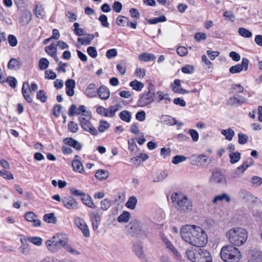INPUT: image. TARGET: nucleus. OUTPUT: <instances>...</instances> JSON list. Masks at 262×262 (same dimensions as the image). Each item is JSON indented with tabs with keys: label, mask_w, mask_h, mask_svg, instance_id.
<instances>
[{
	"label": "nucleus",
	"mask_w": 262,
	"mask_h": 262,
	"mask_svg": "<svg viewBox=\"0 0 262 262\" xmlns=\"http://www.w3.org/2000/svg\"><path fill=\"white\" fill-rule=\"evenodd\" d=\"M180 234L184 241L195 247H204L208 242L205 231L195 225L183 226L180 229Z\"/></svg>",
	"instance_id": "obj_1"
},
{
	"label": "nucleus",
	"mask_w": 262,
	"mask_h": 262,
	"mask_svg": "<svg viewBox=\"0 0 262 262\" xmlns=\"http://www.w3.org/2000/svg\"><path fill=\"white\" fill-rule=\"evenodd\" d=\"M226 236L231 244L236 246H241L247 241L248 232L241 227L233 228L227 232Z\"/></svg>",
	"instance_id": "obj_2"
},
{
	"label": "nucleus",
	"mask_w": 262,
	"mask_h": 262,
	"mask_svg": "<svg viewBox=\"0 0 262 262\" xmlns=\"http://www.w3.org/2000/svg\"><path fill=\"white\" fill-rule=\"evenodd\" d=\"M185 255L192 262H212L210 253L204 249H188Z\"/></svg>",
	"instance_id": "obj_3"
},
{
	"label": "nucleus",
	"mask_w": 262,
	"mask_h": 262,
	"mask_svg": "<svg viewBox=\"0 0 262 262\" xmlns=\"http://www.w3.org/2000/svg\"><path fill=\"white\" fill-rule=\"evenodd\" d=\"M171 199L176 208L180 212L185 213L192 210V203L186 195L176 192L172 195Z\"/></svg>",
	"instance_id": "obj_4"
},
{
	"label": "nucleus",
	"mask_w": 262,
	"mask_h": 262,
	"mask_svg": "<svg viewBox=\"0 0 262 262\" xmlns=\"http://www.w3.org/2000/svg\"><path fill=\"white\" fill-rule=\"evenodd\" d=\"M220 256L225 262H238L241 257L239 251L232 245L223 247L221 250Z\"/></svg>",
	"instance_id": "obj_5"
},
{
	"label": "nucleus",
	"mask_w": 262,
	"mask_h": 262,
	"mask_svg": "<svg viewBox=\"0 0 262 262\" xmlns=\"http://www.w3.org/2000/svg\"><path fill=\"white\" fill-rule=\"evenodd\" d=\"M155 96L154 86L150 83L148 87V91L144 92L138 102L142 106H146L154 101Z\"/></svg>",
	"instance_id": "obj_6"
},
{
	"label": "nucleus",
	"mask_w": 262,
	"mask_h": 262,
	"mask_svg": "<svg viewBox=\"0 0 262 262\" xmlns=\"http://www.w3.org/2000/svg\"><path fill=\"white\" fill-rule=\"evenodd\" d=\"M38 86L35 83H32L31 87L30 86L28 82H24L21 91L25 99L29 103L32 101L31 96L29 94V92H35L37 90Z\"/></svg>",
	"instance_id": "obj_7"
},
{
	"label": "nucleus",
	"mask_w": 262,
	"mask_h": 262,
	"mask_svg": "<svg viewBox=\"0 0 262 262\" xmlns=\"http://www.w3.org/2000/svg\"><path fill=\"white\" fill-rule=\"evenodd\" d=\"M247 99L245 97L235 94L227 100L226 104L231 106L237 107L245 103Z\"/></svg>",
	"instance_id": "obj_8"
},
{
	"label": "nucleus",
	"mask_w": 262,
	"mask_h": 262,
	"mask_svg": "<svg viewBox=\"0 0 262 262\" xmlns=\"http://www.w3.org/2000/svg\"><path fill=\"white\" fill-rule=\"evenodd\" d=\"M249 60L246 58L242 59L241 64H237L230 68L229 71L232 74L239 73L243 70L247 71L248 68Z\"/></svg>",
	"instance_id": "obj_9"
},
{
	"label": "nucleus",
	"mask_w": 262,
	"mask_h": 262,
	"mask_svg": "<svg viewBox=\"0 0 262 262\" xmlns=\"http://www.w3.org/2000/svg\"><path fill=\"white\" fill-rule=\"evenodd\" d=\"M74 223L76 226L81 230L84 237H88L90 236L89 229L84 220L77 217L75 219Z\"/></svg>",
	"instance_id": "obj_10"
},
{
	"label": "nucleus",
	"mask_w": 262,
	"mask_h": 262,
	"mask_svg": "<svg viewBox=\"0 0 262 262\" xmlns=\"http://www.w3.org/2000/svg\"><path fill=\"white\" fill-rule=\"evenodd\" d=\"M63 206L67 209L75 210L78 208V204L75 200L71 196H66L62 199Z\"/></svg>",
	"instance_id": "obj_11"
},
{
	"label": "nucleus",
	"mask_w": 262,
	"mask_h": 262,
	"mask_svg": "<svg viewBox=\"0 0 262 262\" xmlns=\"http://www.w3.org/2000/svg\"><path fill=\"white\" fill-rule=\"evenodd\" d=\"M128 232L133 236L138 235L142 233V226L137 222H131L128 225Z\"/></svg>",
	"instance_id": "obj_12"
},
{
	"label": "nucleus",
	"mask_w": 262,
	"mask_h": 262,
	"mask_svg": "<svg viewBox=\"0 0 262 262\" xmlns=\"http://www.w3.org/2000/svg\"><path fill=\"white\" fill-rule=\"evenodd\" d=\"M51 239L61 247H64L68 241L67 235L62 233H57Z\"/></svg>",
	"instance_id": "obj_13"
},
{
	"label": "nucleus",
	"mask_w": 262,
	"mask_h": 262,
	"mask_svg": "<svg viewBox=\"0 0 262 262\" xmlns=\"http://www.w3.org/2000/svg\"><path fill=\"white\" fill-rule=\"evenodd\" d=\"M161 120L164 124L168 125H177L179 127H181L183 125L182 122H178L176 118L168 115L162 116Z\"/></svg>",
	"instance_id": "obj_14"
},
{
	"label": "nucleus",
	"mask_w": 262,
	"mask_h": 262,
	"mask_svg": "<svg viewBox=\"0 0 262 262\" xmlns=\"http://www.w3.org/2000/svg\"><path fill=\"white\" fill-rule=\"evenodd\" d=\"M67 94L70 97L73 96L75 94L74 89L76 86L75 81L73 79H68L65 83Z\"/></svg>",
	"instance_id": "obj_15"
},
{
	"label": "nucleus",
	"mask_w": 262,
	"mask_h": 262,
	"mask_svg": "<svg viewBox=\"0 0 262 262\" xmlns=\"http://www.w3.org/2000/svg\"><path fill=\"white\" fill-rule=\"evenodd\" d=\"M97 94L101 99L104 100L108 99L110 96V92L108 89L103 85L99 87Z\"/></svg>",
	"instance_id": "obj_16"
},
{
	"label": "nucleus",
	"mask_w": 262,
	"mask_h": 262,
	"mask_svg": "<svg viewBox=\"0 0 262 262\" xmlns=\"http://www.w3.org/2000/svg\"><path fill=\"white\" fill-rule=\"evenodd\" d=\"M122 108L121 104L117 103L115 105H111L106 110V117L113 118L115 116V113Z\"/></svg>",
	"instance_id": "obj_17"
},
{
	"label": "nucleus",
	"mask_w": 262,
	"mask_h": 262,
	"mask_svg": "<svg viewBox=\"0 0 262 262\" xmlns=\"http://www.w3.org/2000/svg\"><path fill=\"white\" fill-rule=\"evenodd\" d=\"M63 142L77 150H80L81 148V144L72 138H66L63 139Z\"/></svg>",
	"instance_id": "obj_18"
},
{
	"label": "nucleus",
	"mask_w": 262,
	"mask_h": 262,
	"mask_svg": "<svg viewBox=\"0 0 262 262\" xmlns=\"http://www.w3.org/2000/svg\"><path fill=\"white\" fill-rule=\"evenodd\" d=\"M97 91L96 90V86L94 83L89 84L86 88L85 91V95L89 98H93L97 95Z\"/></svg>",
	"instance_id": "obj_19"
},
{
	"label": "nucleus",
	"mask_w": 262,
	"mask_h": 262,
	"mask_svg": "<svg viewBox=\"0 0 262 262\" xmlns=\"http://www.w3.org/2000/svg\"><path fill=\"white\" fill-rule=\"evenodd\" d=\"M32 18V13L29 11H25L23 15L20 17L19 23L23 26H27L31 21Z\"/></svg>",
	"instance_id": "obj_20"
},
{
	"label": "nucleus",
	"mask_w": 262,
	"mask_h": 262,
	"mask_svg": "<svg viewBox=\"0 0 262 262\" xmlns=\"http://www.w3.org/2000/svg\"><path fill=\"white\" fill-rule=\"evenodd\" d=\"M133 251L138 257L141 259L145 258V254L143 249V246L140 244H136L133 247Z\"/></svg>",
	"instance_id": "obj_21"
},
{
	"label": "nucleus",
	"mask_w": 262,
	"mask_h": 262,
	"mask_svg": "<svg viewBox=\"0 0 262 262\" xmlns=\"http://www.w3.org/2000/svg\"><path fill=\"white\" fill-rule=\"evenodd\" d=\"M95 38V35L92 34H88L83 38H78V42H79L82 45H90L92 40Z\"/></svg>",
	"instance_id": "obj_22"
},
{
	"label": "nucleus",
	"mask_w": 262,
	"mask_h": 262,
	"mask_svg": "<svg viewBox=\"0 0 262 262\" xmlns=\"http://www.w3.org/2000/svg\"><path fill=\"white\" fill-rule=\"evenodd\" d=\"M251 262H262V251H253L250 258Z\"/></svg>",
	"instance_id": "obj_23"
},
{
	"label": "nucleus",
	"mask_w": 262,
	"mask_h": 262,
	"mask_svg": "<svg viewBox=\"0 0 262 262\" xmlns=\"http://www.w3.org/2000/svg\"><path fill=\"white\" fill-rule=\"evenodd\" d=\"M46 245L48 250L52 252H55L58 251L61 248L60 246L57 244H55L54 242L51 239L48 240L46 242Z\"/></svg>",
	"instance_id": "obj_24"
},
{
	"label": "nucleus",
	"mask_w": 262,
	"mask_h": 262,
	"mask_svg": "<svg viewBox=\"0 0 262 262\" xmlns=\"http://www.w3.org/2000/svg\"><path fill=\"white\" fill-rule=\"evenodd\" d=\"M168 176V172L166 170L156 173V176H152V181L154 182H161L165 179Z\"/></svg>",
	"instance_id": "obj_25"
},
{
	"label": "nucleus",
	"mask_w": 262,
	"mask_h": 262,
	"mask_svg": "<svg viewBox=\"0 0 262 262\" xmlns=\"http://www.w3.org/2000/svg\"><path fill=\"white\" fill-rule=\"evenodd\" d=\"M72 166L75 171L79 173H83L84 172L83 165L79 159H74L73 161Z\"/></svg>",
	"instance_id": "obj_26"
},
{
	"label": "nucleus",
	"mask_w": 262,
	"mask_h": 262,
	"mask_svg": "<svg viewBox=\"0 0 262 262\" xmlns=\"http://www.w3.org/2000/svg\"><path fill=\"white\" fill-rule=\"evenodd\" d=\"M139 59L142 61L147 62L155 60L156 57L153 54L144 53L139 56Z\"/></svg>",
	"instance_id": "obj_27"
},
{
	"label": "nucleus",
	"mask_w": 262,
	"mask_h": 262,
	"mask_svg": "<svg viewBox=\"0 0 262 262\" xmlns=\"http://www.w3.org/2000/svg\"><path fill=\"white\" fill-rule=\"evenodd\" d=\"M224 19L227 21L233 23L236 19L234 13L230 10H226L223 13Z\"/></svg>",
	"instance_id": "obj_28"
},
{
	"label": "nucleus",
	"mask_w": 262,
	"mask_h": 262,
	"mask_svg": "<svg viewBox=\"0 0 262 262\" xmlns=\"http://www.w3.org/2000/svg\"><path fill=\"white\" fill-rule=\"evenodd\" d=\"M116 23L118 26L121 27L129 26V21L128 18L122 15L118 16L116 20Z\"/></svg>",
	"instance_id": "obj_29"
},
{
	"label": "nucleus",
	"mask_w": 262,
	"mask_h": 262,
	"mask_svg": "<svg viewBox=\"0 0 262 262\" xmlns=\"http://www.w3.org/2000/svg\"><path fill=\"white\" fill-rule=\"evenodd\" d=\"M198 162L203 166H207L211 162V158H209L205 155H200L198 157Z\"/></svg>",
	"instance_id": "obj_30"
},
{
	"label": "nucleus",
	"mask_w": 262,
	"mask_h": 262,
	"mask_svg": "<svg viewBox=\"0 0 262 262\" xmlns=\"http://www.w3.org/2000/svg\"><path fill=\"white\" fill-rule=\"evenodd\" d=\"M120 119L126 122H129L132 118V115L129 112L124 110L119 113Z\"/></svg>",
	"instance_id": "obj_31"
},
{
	"label": "nucleus",
	"mask_w": 262,
	"mask_h": 262,
	"mask_svg": "<svg viewBox=\"0 0 262 262\" xmlns=\"http://www.w3.org/2000/svg\"><path fill=\"white\" fill-rule=\"evenodd\" d=\"M241 154L238 151L231 152L229 154L230 162L231 164L237 163L241 159Z\"/></svg>",
	"instance_id": "obj_32"
},
{
	"label": "nucleus",
	"mask_w": 262,
	"mask_h": 262,
	"mask_svg": "<svg viewBox=\"0 0 262 262\" xmlns=\"http://www.w3.org/2000/svg\"><path fill=\"white\" fill-rule=\"evenodd\" d=\"M221 133L225 136L226 139L229 141L232 140L233 137L235 135L234 130L231 128H229L227 129H222Z\"/></svg>",
	"instance_id": "obj_33"
},
{
	"label": "nucleus",
	"mask_w": 262,
	"mask_h": 262,
	"mask_svg": "<svg viewBox=\"0 0 262 262\" xmlns=\"http://www.w3.org/2000/svg\"><path fill=\"white\" fill-rule=\"evenodd\" d=\"M21 246L19 248V252L25 255H28L30 254V248L28 244L25 243L22 239H21Z\"/></svg>",
	"instance_id": "obj_34"
},
{
	"label": "nucleus",
	"mask_w": 262,
	"mask_h": 262,
	"mask_svg": "<svg viewBox=\"0 0 262 262\" xmlns=\"http://www.w3.org/2000/svg\"><path fill=\"white\" fill-rule=\"evenodd\" d=\"M25 239L26 241H29L37 246H40L42 243V238L39 237L27 236Z\"/></svg>",
	"instance_id": "obj_35"
},
{
	"label": "nucleus",
	"mask_w": 262,
	"mask_h": 262,
	"mask_svg": "<svg viewBox=\"0 0 262 262\" xmlns=\"http://www.w3.org/2000/svg\"><path fill=\"white\" fill-rule=\"evenodd\" d=\"M129 86L137 91H140L144 87V84L141 82L134 80L130 82Z\"/></svg>",
	"instance_id": "obj_36"
},
{
	"label": "nucleus",
	"mask_w": 262,
	"mask_h": 262,
	"mask_svg": "<svg viewBox=\"0 0 262 262\" xmlns=\"http://www.w3.org/2000/svg\"><path fill=\"white\" fill-rule=\"evenodd\" d=\"M45 51L50 56H52L57 53V47L56 43H52L51 45L45 48Z\"/></svg>",
	"instance_id": "obj_37"
},
{
	"label": "nucleus",
	"mask_w": 262,
	"mask_h": 262,
	"mask_svg": "<svg viewBox=\"0 0 262 262\" xmlns=\"http://www.w3.org/2000/svg\"><path fill=\"white\" fill-rule=\"evenodd\" d=\"M95 177L100 180L106 179L108 177V172L102 169L98 170L95 173Z\"/></svg>",
	"instance_id": "obj_38"
},
{
	"label": "nucleus",
	"mask_w": 262,
	"mask_h": 262,
	"mask_svg": "<svg viewBox=\"0 0 262 262\" xmlns=\"http://www.w3.org/2000/svg\"><path fill=\"white\" fill-rule=\"evenodd\" d=\"M92 227L94 230H96L98 227V224L100 221V215L96 213L93 215L91 219Z\"/></svg>",
	"instance_id": "obj_39"
},
{
	"label": "nucleus",
	"mask_w": 262,
	"mask_h": 262,
	"mask_svg": "<svg viewBox=\"0 0 262 262\" xmlns=\"http://www.w3.org/2000/svg\"><path fill=\"white\" fill-rule=\"evenodd\" d=\"M238 33L241 36L245 38H250L252 36V33L249 30L245 28H239L238 29Z\"/></svg>",
	"instance_id": "obj_40"
},
{
	"label": "nucleus",
	"mask_w": 262,
	"mask_h": 262,
	"mask_svg": "<svg viewBox=\"0 0 262 262\" xmlns=\"http://www.w3.org/2000/svg\"><path fill=\"white\" fill-rule=\"evenodd\" d=\"M83 196H84V197H83L81 199V200H82L83 203L89 207H91L92 208H95V205L94 204V203L92 201V198L89 195L85 196L84 195Z\"/></svg>",
	"instance_id": "obj_41"
},
{
	"label": "nucleus",
	"mask_w": 262,
	"mask_h": 262,
	"mask_svg": "<svg viewBox=\"0 0 262 262\" xmlns=\"http://www.w3.org/2000/svg\"><path fill=\"white\" fill-rule=\"evenodd\" d=\"M137 200L135 196H130L126 203V206L131 209H134L136 206Z\"/></svg>",
	"instance_id": "obj_42"
},
{
	"label": "nucleus",
	"mask_w": 262,
	"mask_h": 262,
	"mask_svg": "<svg viewBox=\"0 0 262 262\" xmlns=\"http://www.w3.org/2000/svg\"><path fill=\"white\" fill-rule=\"evenodd\" d=\"M43 220L48 223L55 224L57 222V219L53 213L46 214L43 216Z\"/></svg>",
	"instance_id": "obj_43"
},
{
	"label": "nucleus",
	"mask_w": 262,
	"mask_h": 262,
	"mask_svg": "<svg viewBox=\"0 0 262 262\" xmlns=\"http://www.w3.org/2000/svg\"><path fill=\"white\" fill-rule=\"evenodd\" d=\"M130 218V213L127 211H123L118 217V221L120 223L127 222Z\"/></svg>",
	"instance_id": "obj_44"
},
{
	"label": "nucleus",
	"mask_w": 262,
	"mask_h": 262,
	"mask_svg": "<svg viewBox=\"0 0 262 262\" xmlns=\"http://www.w3.org/2000/svg\"><path fill=\"white\" fill-rule=\"evenodd\" d=\"M214 181L217 183H225L226 179L223 174L220 171L214 172Z\"/></svg>",
	"instance_id": "obj_45"
},
{
	"label": "nucleus",
	"mask_w": 262,
	"mask_h": 262,
	"mask_svg": "<svg viewBox=\"0 0 262 262\" xmlns=\"http://www.w3.org/2000/svg\"><path fill=\"white\" fill-rule=\"evenodd\" d=\"M223 200H225L226 202H229L231 200V199L227 194L223 193L221 195H219L214 198V203H215L217 201H222Z\"/></svg>",
	"instance_id": "obj_46"
},
{
	"label": "nucleus",
	"mask_w": 262,
	"mask_h": 262,
	"mask_svg": "<svg viewBox=\"0 0 262 262\" xmlns=\"http://www.w3.org/2000/svg\"><path fill=\"white\" fill-rule=\"evenodd\" d=\"M128 149L130 151L132 155H134L136 152L137 145L136 144L134 139H130L128 141Z\"/></svg>",
	"instance_id": "obj_47"
},
{
	"label": "nucleus",
	"mask_w": 262,
	"mask_h": 262,
	"mask_svg": "<svg viewBox=\"0 0 262 262\" xmlns=\"http://www.w3.org/2000/svg\"><path fill=\"white\" fill-rule=\"evenodd\" d=\"M110 127L109 123L104 120L100 121L98 126V130L100 133H103Z\"/></svg>",
	"instance_id": "obj_48"
},
{
	"label": "nucleus",
	"mask_w": 262,
	"mask_h": 262,
	"mask_svg": "<svg viewBox=\"0 0 262 262\" xmlns=\"http://www.w3.org/2000/svg\"><path fill=\"white\" fill-rule=\"evenodd\" d=\"M79 121L81 127L84 130H88V128L92 125L90 121L86 120L84 117H80Z\"/></svg>",
	"instance_id": "obj_49"
},
{
	"label": "nucleus",
	"mask_w": 262,
	"mask_h": 262,
	"mask_svg": "<svg viewBox=\"0 0 262 262\" xmlns=\"http://www.w3.org/2000/svg\"><path fill=\"white\" fill-rule=\"evenodd\" d=\"M49 65V61L45 58H41L39 61V68L41 70L47 69Z\"/></svg>",
	"instance_id": "obj_50"
},
{
	"label": "nucleus",
	"mask_w": 262,
	"mask_h": 262,
	"mask_svg": "<svg viewBox=\"0 0 262 262\" xmlns=\"http://www.w3.org/2000/svg\"><path fill=\"white\" fill-rule=\"evenodd\" d=\"M45 11L42 5H36L35 7V15L38 18H42L45 15Z\"/></svg>",
	"instance_id": "obj_51"
},
{
	"label": "nucleus",
	"mask_w": 262,
	"mask_h": 262,
	"mask_svg": "<svg viewBox=\"0 0 262 262\" xmlns=\"http://www.w3.org/2000/svg\"><path fill=\"white\" fill-rule=\"evenodd\" d=\"M166 20V17L164 15H162L159 17H155L149 19L147 21L150 24H156L160 22L165 21Z\"/></svg>",
	"instance_id": "obj_52"
},
{
	"label": "nucleus",
	"mask_w": 262,
	"mask_h": 262,
	"mask_svg": "<svg viewBox=\"0 0 262 262\" xmlns=\"http://www.w3.org/2000/svg\"><path fill=\"white\" fill-rule=\"evenodd\" d=\"M187 158L183 155H177L173 157L172 159V163L174 164H178L180 163L186 161Z\"/></svg>",
	"instance_id": "obj_53"
},
{
	"label": "nucleus",
	"mask_w": 262,
	"mask_h": 262,
	"mask_svg": "<svg viewBox=\"0 0 262 262\" xmlns=\"http://www.w3.org/2000/svg\"><path fill=\"white\" fill-rule=\"evenodd\" d=\"M36 97L37 99L40 100L42 102H45L47 99L46 93L43 90H39L37 92Z\"/></svg>",
	"instance_id": "obj_54"
},
{
	"label": "nucleus",
	"mask_w": 262,
	"mask_h": 262,
	"mask_svg": "<svg viewBox=\"0 0 262 262\" xmlns=\"http://www.w3.org/2000/svg\"><path fill=\"white\" fill-rule=\"evenodd\" d=\"M239 194L241 197L246 200H248L253 198L252 193L249 191H247L245 189L241 190L239 191Z\"/></svg>",
	"instance_id": "obj_55"
},
{
	"label": "nucleus",
	"mask_w": 262,
	"mask_h": 262,
	"mask_svg": "<svg viewBox=\"0 0 262 262\" xmlns=\"http://www.w3.org/2000/svg\"><path fill=\"white\" fill-rule=\"evenodd\" d=\"M8 41L10 46L15 47L17 45V39L16 37L12 34H10L8 37Z\"/></svg>",
	"instance_id": "obj_56"
},
{
	"label": "nucleus",
	"mask_w": 262,
	"mask_h": 262,
	"mask_svg": "<svg viewBox=\"0 0 262 262\" xmlns=\"http://www.w3.org/2000/svg\"><path fill=\"white\" fill-rule=\"evenodd\" d=\"M163 241L165 245L166 246V248L170 250L171 251L175 253L177 252V250L174 247L173 245L171 243V242L166 237L163 238Z\"/></svg>",
	"instance_id": "obj_57"
},
{
	"label": "nucleus",
	"mask_w": 262,
	"mask_h": 262,
	"mask_svg": "<svg viewBox=\"0 0 262 262\" xmlns=\"http://www.w3.org/2000/svg\"><path fill=\"white\" fill-rule=\"evenodd\" d=\"M99 20L101 22V25L106 28L109 27V23L107 21V16L104 14H101L99 18Z\"/></svg>",
	"instance_id": "obj_58"
},
{
	"label": "nucleus",
	"mask_w": 262,
	"mask_h": 262,
	"mask_svg": "<svg viewBox=\"0 0 262 262\" xmlns=\"http://www.w3.org/2000/svg\"><path fill=\"white\" fill-rule=\"evenodd\" d=\"M74 27V32L76 35L81 36L84 34V30L83 29L79 28V24L78 23H75Z\"/></svg>",
	"instance_id": "obj_59"
},
{
	"label": "nucleus",
	"mask_w": 262,
	"mask_h": 262,
	"mask_svg": "<svg viewBox=\"0 0 262 262\" xmlns=\"http://www.w3.org/2000/svg\"><path fill=\"white\" fill-rule=\"evenodd\" d=\"M19 66V62L16 59H11L8 62V67L9 69H15Z\"/></svg>",
	"instance_id": "obj_60"
},
{
	"label": "nucleus",
	"mask_w": 262,
	"mask_h": 262,
	"mask_svg": "<svg viewBox=\"0 0 262 262\" xmlns=\"http://www.w3.org/2000/svg\"><path fill=\"white\" fill-rule=\"evenodd\" d=\"M238 141L240 144H246L248 141V137L247 135L242 133H239L238 134Z\"/></svg>",
	"instance_id": "obj_61"
},
{
	"label": "nucleus",
	"mask_w": 262,
	"mask_h": 262,
	"mask_svg": "<svg viewBox=\"0 0 262 262\" xmlns=\"http://www.w3.org/2000/svg\"><path fill=\"white\" fill-rule=\"evenodd\" d=\"M68 129L71 132L75 133L78 130V126L74 122L70 121L68 124Z\"/></svg>",
	"instance_id": "obj_62"
},
{
	"label": "nucleus",
	"mask_w": 262,
	"mask_h": 262,
	"mask_svg": "<svg viewBox=\"0 0 262 262\" xmlns=\"http://www.w3.org/2000/svg\"><path fill=\"white\" fill-rule=\"evenodd\" d=\"M64 249L66 251L70 254L73 255H77L80 254V252L78 251L76 249L73 248L72 246L70 245H66L64 247Z\"/></svg>",
	"instance_id": "obj_63"
},
{
	"label": "nucleus",
	"mask_w": 262,
	"mask_h": 262,
	"mask_svg": "<svg viewBox=\"0 0 262 262\" xmlns=\"http://www.w3.org/2000/svg\"><path fill=\"white\" fill-rule=\"evenodd\" d=\"M101 208L103 210H107L111 206V202L108 199H104L100 203Z\"/></svg>",
	"instance_id": "obj_64"
}]
</instances>
